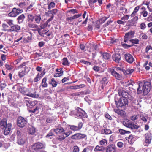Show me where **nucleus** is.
I'll return each instance as SVG.
<instances>
[{
    "label": "nucleus",
    "mask_w": 152,
    "mask_h": 152,
    "mask_svg": "<svg viewBox=\"0 0 152 152\" xmlns=\"http://www.w3.org/2000/svg\"><path fill=\"white\" fill-rule=\"evenodd\" d=\"M139 87L137 89V93L140 94L143 92L144 95H146L150 90L151 83L150 82H145L143 83L141 82L137 83Z\"/></svg>",
    "instance_id": "obj_1"
},
{
    "label": "nucleus",
    "mask_w": 152,
    "mask_h": 152,
    "mask_svg": "<svg viewBox=\"0 0 152 152\" xmlns=\"http://www.w3.org/2000/svg\"><path fill=\"white\" fill-rule=\"evenodd\" d=\"M45 148V144L40 142H36L31 146V150L33 152H47L42 150Z\"/></svg>",
    "instance_id": "obj_2"
},
{
    "label": "nucleus",
    "mask_w": 152,
    "mask_h": 152,
    "mask_svg": "<svg viewBox=\"0 0 152 152\" xmlns=\"http://www.w3.org/2000/svg\"><path fill=\"white\" fill-rule=\"evenodd\" d=\"M116 70L113 69H109V72H111L112 75L114 76L117 79L120 80L121 77L122 73L124 72V69L120 67H117L115 68Z\"/></svg>",
    "instance_id": "obj_3"
},
{
    "label": "nucleus",
    "mask_w": 152,
    "mask_h": 152,
    "mask_svg": "<svg viewBox=\"0 0 152 152\" xmlns=\"http://www.w3.org/2000/svg\"><path fill=\"white\" fill-rule=\"evenodd\" d=\"M75 115L76 117L80 118H86L87 117L86 113L82 109L77 108L75 110Z\"/></svg>",
    "instance_id": "obj_4"
},
{
    "label": "nucleus",
    "mask_w": 152,
    "mask_h": 152,
    "mask_svg": "<svg viewBox=\"0 0 152 152\" xmlns=\"http://www.w3.org/2000/svg\"><path fill=\"white\" fill-rule=\"evenodd\" d=\"M17 143L20 145H23L26 141V139L22 135L21 133L19 131L17 132Z\"/></svg>",
    "instance_id": "obj_5"
},
{
    "label": "nucleus",
    "mask_w": 152,
    "mask_h": 152,
    "mask_svg": "<svg viewBox=\"0 0 152 152\" xmlns=\"http://www.w3.org/2000/svg\"><path fill=\"white\" fill-rule=\"evenodd\" d=\"M115 101L117 107H122L128 105L129 101L126 98H121L118 102L116 100Z\"/></svg>",
    "instance_id": "obj_6"
},
{
    "label": "nucleus",
    "mask_w": 152,
    "mask_h": 152,
    "mask_svg": "<svg viewBox=\"0 0 152 152\" xmlns=\"http://www.w3.org/2000/svg\"><path fill=\"white\" fill-rule=\"evenodd\" d=\"M17 123L18 126L21 128L23 127L27 123V119L20 116L18 118Z\"/></svg>",
    "instance_id": "obj_7"
},
{
    "label": "nucleus",
    "mask_w": 152,
    "mask_h": 152,
    "mask_svg": "<svg viewBox=\"0 0 152 152\" xmlns=\"http://www.w3.org/2000/svg\"><path fill=\"white\" fill-rule=\"evenodd\" d=\"M32 90L31 89H26L25 91V94L33 98H37L39 96L38 94H36V92L35 91L32 92Z\"/></svg>",
    "instance_id": "obj_8"
},
{
    "label": "nucleus",
    "mask_w": 152,
    "mask_h": 152,
    "mask_svg": "<svg viewBox=\"0 0 152 152\" xmlns=\"http://www.w3.org/2000/svg\"><path fill=\"white\" fill-rule=\"evenodd\" d=\"M118 94L120 96L121 95L122 98H124L129 99H131L132 96L129 94L127 90H122L118 91Z\"/></svg>",
    "instance_id": "obj_9"
},
{
    "label": "nucleus",
    "mask_w": 152,
    "mask_h": 152,
    "mask_svg": "<svg viewBox=\"0 0 152 152\" xmlns=\"http://www.w3.org/2000/svg\"><path fill=\"white\" fill-rule=\"evenodd\" d=\"M71 138L73 139H81L86 138H87V136L84 134L77 133L72 136Z\"/></svg>",
    "instance_id": "obj_10"
},
{
    "label": "nucleus",
    "mask_w": 152,
    "mask_h": 152,
    "mask_svg": "<svg viewBox=\"0 0 152 152\" xmlns=\"http://www.w3.org/2000/svg\"><path fill=\"white\" fill-rule=\"evenodd\" d=\"M29 70V68L26 66L20 70L18 72V75L20 78H21L24 76L26 74V72H27Z\"/></svg>",
    "instance_id": "obj_11"
},
{
    "label": "nucleus",
    "mask_w": 152,
    "mask_h": 152,
    "mask_svg": "<svg viewBox=\"0 0 152 152\" xmlns=\"http://www.w3.org/2000/svg\"><path fill=\"white\" fill-rule=\"evenodd\" d=\"M138 20V17L135 16L130 20H128L127 23V25L129 26H133L136 23L137 21Z\"/></svg>",
    "instance_id": "obj_12"
},
{
    "label": "nucleus",
    "mask_w": 152,
    "mask_h": 152,
    "mask_svg": "<svg viewBox=\"0 0 152 152\" xmlns=\"http://www.w3.org/2000/svg\"><path fill=\"white\" fill-rule=\"evenodd\" d=\"M125 59L126 62L129 63H132L134 61V59L133 56L130 54L127 53L124 55Z\"/></svg>",
    "instance_id": "obj_13"
},
{
    "label": "nucleus",
    "mask_w": 152,
    "mask_h": 152,
    "mask_svg": "<svg viewBox=\"0 0 152 152\" xmlns=\"http://www.w3.org/2000/svg\"><path fill=\"white\" fill-rule=\"evenodd\" d=\"M21 27L17 24L13 25L10 28V32H18L20 29Z\"/></svg>",
    "instance_id": "obj_14"
},
{
    "label": "nucleus",
    "mask_w": 152,
    "mask_h": 152,
    "mask_svg": "<svg viewBox=\"0 0 152 152\" xmlns=\"http://www.w3.org/2000/svg\"><path fill=\"white\" fill-rule=\"evenodd\" d=\"M12 125L10 123H8L5 126L4 131V134L7 135L9 134L11 129Z\"/></svg>",
    "instance_id": "obj_15"
},
{
    "label": "nucleus",
    "mask_w": 152,
    "mask_h": 152,
    "mask_svg": "<svg viewBox=\"0 0 152 152\" xmlns=\"http://www.w3.org/2000/svg\"><path fill=\"white\" fill-rule=\"evenodd\" d=\"M104 22V18H102L96 21V22L95 26L97 29H99L101 27V25Z\"/></svg>",
    "instance_id": "obj_16"
},
{
    "label": "nucleus",
    "mask_w": 152,
    "mask_h": 152,
    "mask_svg": "<svg viewBox=\"0 0 152 152\" xmlns=\"http://www.w3.org/2000/svg\"><path fill=\"white\" fill-rule=\"evenodd\" d=\"M112 58L113 60L117 63H119L121 58L120 55L119 53H115L113 55Z\"/></svg>",
    "instance_id": "obj_17"
},
{
    "label": "nucleus",
    "mask_w": 152,
    "mask_h": 152,
    "mask_svg": "<svg viewBox=\"0 0 152 152\" xmlns=\"http://www.w3.org/2000/svg\"><path fill=\"white\" fill-rule=\"evenodd\" d=\"M151 140V135L148 134H146L144 142V145L146 146H148V144L150 143Z\"/></svg>",
    "instance_id": "obj_18"
},
{
    "label": "nucleus",
    "mask_w": 152,
    "mask_h": 152,
    "mask_svg": "<svg viewBox=\"0 0 152 152\" xmlns=\"http://www.w3.org/2000/svg\"><path fill=\"white\" fill-rule=\"evenodd\" d=\"M58 12V10L56 9H54L52 10L48 11L45 12V14L46 16H49L50 14H52L51 16H53V17L55 15H56Z\"/></svg>",
    "instance_id": "obj_19"
},
{
    "label": "nucleus",
    "mask_w": 152,
    "mask_h": 152,
    "mask_svg": "<svg viewBox=\"0 0 152 152\" xmlns=\"http://www.w3.org/2000/svg\"><path fill=\"white\" fill-rule=\"evenodd\" d=\"M130 101L132 106L136 107V106L139 104V103L138 101L135 99L132 96L131 99H129Z\"/></svg>",
    "instance_id": "obj_20"
},
{
    "label": "nucleus",
    "mask_w": 152,
    "mask_h": 152,
    "mask_svg": "<svg viewBox=\"0 0 152 152\" xmlns=\"http://www.w3.org/2000/svg\"><path fill=\"white\" fill-rule=\"evenodd\" d=\"M106 152H115V146L113 145H111L107 147Z\"/></svg>",
    "instance_id": "obj_21"
},
{
    "label": "nucleus",
    "mask_w": 152,
    "mask_h": 152,
    "mask_svg": "<svg viewBox=\"0 0 152 152\" xmlns=\"http://www.w3.org/2000/svg\"><path fill=\"white\" fill-rule=\"evenodd\" d=\"M132 122L131 121L128 119H126L123 122V124L124 126L130 128V127L132 126Z\"/></svg>",
    "instance_id": "obj_22"
},
{
    "label": "nucleus",
    "mask_w": 152,
    "mask_h": 152,
    "mask_svg": "<svg viewBox=\"0 0 152 152\" xmlns=\"http://www.w3.org/2000/svg\"><path fill=\"white\" fill-rule=\"evenodd\" d=\"M17 13V9L14 8L12 11L9 13L8 15L10 17H15L18 15V13Z\"/></svg>",
    "instance_id": "obj_23"
},
{
    "label": "nucleus",
    "mask_w": 152,
    "mask_h": 152,
    "mask_svg": "<svg viewBox=\"0 0 152 152\" xmlns=\"http://www.w3.org/2000/svg\"><path fill=\"white\" fill-rule=\"evenodd\" d=\"M28 132L29 134H34L36 132V129L33 126H30L28 128Z\"/></svg>",
    "instance_id": "obj_24"
},
{
    "label": "nucleus",
    "mask_w": 152,
    "mask_h": 152,
    "mask_svg": "<svg viewBox=\"0 0 152 152\" xmlns=\"http://www.w3.org/2000/svg\"><path fill=\"white\" fill-rule=\"evenodd\" d=\"M7 125L6 121L4 119H3L0 120V128L4 129L6 126Z\"/></svg>",
    "instance_id": "obj_25"
},
{
    "label": "nucleus",
    "mask_w": 152,
    "mask_h": 152,
    "mask_svg": "<svg viewBox=\"0 0 152 152\" xmlns=\"http://www.w3.org/2000/svg\"><path fill=\"white\" fill-rule=\"evenodd\" d=\"M126 139L128 141V142L130 144H132L134 141L133 135L132 134L130 135L129 137H126Z\"/></svg>",
    "instance_id": "obj_26"
},
{
    "label": "nucleus",
    "mask_w": 152,
    "mask_h": 152,
    "mask_svg": "<svg viewBox=\"0 0 152 152\" xmlns=\"http://www.w3.org/2000/svg\"><path fill=\"white\" fill-rule=\"evenodd\" d=\"M34 19L35 22L37 24L40 23L42 21L41 16L39 15H35L34 16Z\"/></svg>",
    "instance_id": "obj_27"
},
{
    "label": "nucleus",
    "mask_w": 152,
    "mask_h": 152,
    "mask_svg": "<svg viewBox=\"0 0 152 152\" xmlns=\"http://www.w3.org/2000/svg\"><path fill=\"white\" fill-rule=\"evenodd\" d=\"M47 78L44 77L42 81L41 85L43 88H46L48 86V84L47 83Z\"/></svg>",
    "instance_id": "obj_28"
},
{
    "label": "nucleus",
    "mask_w": 152,
    "mask_h": 152,
    "mask_svg": "<svg viewBox=\"0 0 152 152\" xmlns=\"http://www.w3.org/2000/svg\"><path fill=\"white\" fill-rule=\"evenodd\" d=\"M104 147L102 145H97L95 148L94 151L96 152L104 150Z\"/></svg>",
    "instance_id": "obj_29"
},
{
    "label": "nucleus",
    "mask_w": 152,
    "mask_h": 152,
    "mask_svg": "<svg viewBox=\"0 0 152 152\" xmlns=\"http://www.w3.org/2000/svg\"><path fill=\"white\" fill-rule=\"evenodd\" d=\"M111 58V54L105 52V60H107L106 62L108 64L110 63V60Z\"/></svg>",
    "instance_id": "obj_30"
},
{
    "label": "nucleus",
    "mask_w": 152,
    "mask_h": 152,
    "mask_svg": "<svg viewBox=\"0 0 152 152\" xmlns=\"http://www.w3.org/2000/svg\"><path fill=\"white\" fill-rule=\"evenodd\" d=\"M25 18V16L23 14L19 16L17 18L18 23H22L23 21Z\"/></svg>",
    "instance_id": "obj_31"
},
{
    "label": "nucleus",
    "mask_w": 152,
    "mask_h": 152,
    "mask_svg": "<svg viewBox=\"0 0 152 152\" xmlns=\"http://www.w3.org/2000/svg\"><path fill=\"white\" fill-rule=\"evenodd\" d=\"M54 132H55L56 134H60L63 133L64 130L62 128H57L53 129Z\"/></svg>",
    "instance_id": "obj_32"
},
{
    "label": "nucleus",
    "mask_w": 152,
    "mask_h": 152,
    "mask_svg": "<svg viewBox=\"0 0 152 152\" xmlns=\"http://www.w3.org/2000/svg\"><path fill=\"white\" fill-rule=\"evenodd\" d=\"M3 30L7 32H10V28H8L9 26L7 24L3 23L2 25Z\"/></svg>",
    "instance_id": "obj_33"
},
{
    "label": "nucleus",
    "mask_w": 152,
    "mask_h": 152,
    "mask_svg": "<svg viewBox=\"0 0 152 152\" xmlns=\"http://www.w3.org/2000/svg\"><path fill=\"white\" fill-rule=\"evenodd\" d=\"M40 108L39 106H37L33 110H29V112L30 113H32L35 114H37L39 113V109Z\"/></svg>",
    "instance_id": "obj_34"
},
{
    "label": "nucleus",
    "mask_w": 152,
    "mask_h": 152,
    "mask_svg": "<svg viewBox=\"0 0 152 152\" xmlns=\"http://www.w3.org/2000/svg\"><path fill=\"white\" fill-rule=\"evenodd\" d=\"M134 34V32L133 31H132L128 33H126L125 36L130 39L132 37Z\"/></svg>",
    "instance_id": "obj_35"
},
{
    "label": "nucleus",
    "mask_w": 152,
    "mask_h": 152,
    "mask_svg": "<svg viewBox=\"0 0 152 152\" xmlns=\"http://www.w3.org/2000/svg\"><path fill=\"white\" fill-rule=\"evenodd\" d=\"M134 70L133 69H128L126 70L124 69V72L123 73L125 75L131 74L133 72Z\"/></svg>",
    "instance_id": "obj_36"
},
{
    "label": "nucleus",
    "mask_w": 152,
    "mask_h": 152,
    "mask_svg": "<svg viewBox=\"0 0 152 152\" xmlns=\"http://www.w3.org/2000/svg\"><path fill=\"white\" fill-rule=\"evenodd\" d=\"M66 138L64 135V133H62L61 134H60L57 137V139L60 141H61L63 140H64Z\"/></svg>",
    "instance_id": "obj_37"
},
{
    "label": "nucleus",
    "mask_w": 152,
    "mask_h": 152,
    "mask_svg": "<svg viewBox=\"0 0 152 152\" xmlns=\"http://www.w3.org/2000/svg\"><path fill=\"white\" fill-rule=\"evenodd\" d=\"M49 84L52 85V87H56L57 85V83L55 80V79L53 78H52L51 81L49 82Z\"/></svg>",
    "instance_id": "obj_38"
},
{
    "label": "nucleus",
    "mask_w": 152,
    "mask_h": 152,
    "mask_svg": "<svg viewBox=\"0 0 152 152\" xmlns=\"http://www.w3.org/2000/svg\"><path fill=\"white\" fill-rule=\"evenodd\" d=\"M114 110L116 113L121 116H123L124 114V111L122 110L118 109H115Z\"/></svg>",
    "instance_id": "obj_39"
},
{
    "label": "nucleus",
    "mask_w": 152,
    "mask_h": 152,
    "mask_svg": "<svg viewBox=\"0 0 152 152\" xmlns=\"http://www.w3.org/2000/svg\"><path fill=\"white\" fill-rule=\"evenodd\" d=\"M118 131L119 133L121 135H124L126 134H129L131 133L129 131H126L122 129H119Z\"/></svg>",
    "instance_id": "obj_40"
},
{
    "label": "nucleus",
    "mask_w": 152,
    "mask_h": 152,
    "mask_svg": "<svg viewBox=\"0 0 152 152\" xmlns=\"http://www.w3.org/2000/svg\"><path fill=\"white\" fill-rule=\"evenodd\" d=\"M62 64L63 65L65 66H69V63L68 62V59L66 58H64L63 59Z\"/></svg>",
    "instance_id": "obj_41"
},
{
    "label": "nucleus",
    "mask_w": 152,
    "mask_h": 152,
    "mask_svg": "<svg viewBox=\"0 0 152 152\" xmlns=\"http://www.w3.org/2000/svg\"><path fill=\"white\" fill-rule=\"evenodd\" d=\"M53 132H54L53 129H52L49 132L48 134H47V135L46 136V138H48L49 137H50V139L52 138H53L52 137L54 135Z\"/></svg>",
    "instance_id": "obj_42"
},
{
    "label": "nucleus",
    "mask_w": 152,
    "mask_h": 152,
    "mask_svg": "<svg viewBox=\"0 0 152 152\" xmlns=\"http://www.w3.org/2000/svg\"><path fill=\"white\" fill-rule=\"evenodd\" d=\"M34 19V16L31 14H29L28 16V21L32 22Z\"/></svg>",
    "instance_id": "obj_43"
},
{
    "label": "nucleus",
    "mask_w": 152,
    "mask_h": 152,
    "mask_svg": "<svg viewBox=\"0 0 152 152\" xmlns=\"http://www.w3.org/2000/svg\"><path fill=\"white\" fill-rule=\"evenodd\" d=\"M42 77L40 75V73H39L36 77L34 79V82H37Z\"/></svg>",
    "instance_id": "obj_44"
},
{
    "label": "nucleus",
    "mask_w": 152,
    "mask_h": 152,
    "mask_svg": "<svg viewBox=\"0 0 152 152\" xmlns=\"http://www.w3.org/2000/svg\"><path fill=\"white\" fill-rule=\"evenodd\" d=\"M129 41L130 42L132 43L133 44H139V40L138 39L135 38L130 40Z\"/></svg>",
    "instance_id": "obj_45"
},
{
    "label": "nucleus",
    "mask_w": 152,
    "mask_h": 152,
    "mask_svg": "<svg viewBox=\"0 0 152 152\" xmlns=\"http://www.w3.org/2000/svg\"><path fill=\"white\" fill-rule=\"evenodd\" d=\"M134 82H132L131 80H129L127 82H126L124 85L126 86H133V84H134Z\"/></svg>",
    "instance_id": "obj_46"
},
{
    "label": "nucleus",
    "mask_w": 152,
    "mask_h": 152,
    "mask_svg": "<svg viewBox=\"0 0 152 152\" xmlns=\"http://www.w3.org/2000/svg\"><path fill=\"white\" fill-rule=\"evenodd\" d=\"M78 129L77 126L75 125H71L70 126V129L74 131H78Z\"/></svg>",
    "instance_id": "obj_47"
},
{
    "label": "nucleus",
    "mask_w": 152,
    "mask_h": 152,
    "mask_svg": "<svg viewBox=\"0 0 152 152\" xmlns=\"http://www.w3.org/2000/svg\"><path fill=\"white\" fill-rule=\"evenodd\" d=\"M73 152H79L80 149L78 146H75L72 148Z\"/></svg>",
    "instance_id": "obj_48"
},
{
    "label": "nucleus",
    "mask_w": 152,
    "mask_h": 152,
    "mask_svg": "<svg viewBox=\"0 0 152 152\" xmlns=\"http://www.w3.org/2000/svg\"><path fill=\"white\" fill-rule=\"evenodd\" d=\"M6 22L10 26V27L14 25L13 21L12 20H6Z\"/></svg>",
    "instance_id": "obj_49"
},
{
    "label": "nucleus",
    "mask_w": 152,
    "mask_h": 152,
    "mask_svg": "<svg viewBox=\"0 0 152 152\" xmlns=\"http://www.w3.org/2000/svg\"><path fill=\"white\" fill-rule=\"evenodd\" d=\"M55 5V3L53 2H51L48 4V9L50 10L54 7Z\"/></svg>",
    "instance_id": "obj_50"
},
{
    "label": "nucleus",
    "mask_w": 152,
    "mask_h": 152,
    "mask_svg": "<svg viewBox=\"0 0 152 152\" xmlns=\"http://www.w3.org/2000/svg\"><path fill=\"white\" fill-rule=\"evenodd\" d=\"M139 126L136 125L132 123V126L130 127V128L131 129H138L139 128Z\"/></svg>",
    "instance_id": "obj_51"
},
{
    "label": "nucleus",
    "mask_w": 152,
    "mask_h": 152,
    "mask_svg": "<svg viewBox=\"0 0 152 152\" xmlns=\"http://www.w3.org/2000/svg\"><path fill=\"white\" fill-rule=\"evenodd\" d=\"M112 118L111 116L108 114H106L105 115V121L109 120L110 121Z\"/></svg>",
    "instance_id": "obj_52"
},
{
    "label": "nucleus",
    "mask_w": 152,
    "mask_h": 152,
    "mask_svg": "<svg viewBox=\"0 0 152 152\" xmlns=\"http://www.w3.org/2000/svg\"><path fill=\"white\" fill-rule=\"evenodd\" d=\"M121 44L123 47L125 48H128L129 47L133 46V44L132 45H128L127 44L123 43V42H122Z\"/></svg>",
    "instance_id": "obj_53"
},
{
    "label": "nucleus",
    "mask_w": 152,
    "mask_h": 152,
    "mask_svg": "<svg viewBox=\"0 0 152 152\" xmlns=\"http://www.w3.org/2000/svg\"><path fill=\"white\" fill-rule=\"evenodd\" d=\"M139 116L138 115H134L130 117V119L132 121H134L138 118Z\"/></svg>",
    "instance_id": "obj_54"
},
{
    "label": "nucleus",
    "mask_w": 152,
    "mask_h": 152,
    "mask_svg": "<svg viewBox=\"0 0 152 152\" xmlns=\"http://www.w3.org/2000/svg\"><path fill=\"white\" fill-rule=\"evenodd\" d=\"M147 117L143 115H141L140 116V119L144 122H146L147 121Z\"/></svg>",
    "instance_id": "obj_55"
},
{
    "label": "nucleus",
    "mask_w": 152,
    "mask_h": 152,
    "mask_svg": "<svg viewBox=\"0 0 152 152\" xmlns=\"http://www.w3.org/2000/svg\"><path fill=\"white\" fill-rule=\"evenodd\" d=\"M28 26L30 28H37L38 27L37 25L31 23H29L28 24Z\"/></svg>",
    "instance_id": "obj_56"
},
{
    "label": "nucleus",
    "mask_w": 152,
    "mask_h": 152,
    "mask_svg": "<svg viewBox=\"0 0 152 152\" xmlns=\"http://www.w3.org/2000/svg\"><path fill=\"white\" fill-rule=\"evenodd\" d=\"M29 104L32 106L35 105L37 103V101H30L28 100L27 102Z\"/></svg>",
    "instance_id": "obj_57"
},
{
    "label": "nucleus",
    "mask_w": 152,
    "mask_h": 152,
    "mask_svg": "<svg viewBox=\"0 0 152 152\" xmlns=\"http://www.w3.org/2000/svg\"><path fill=\"white\" fill-rule=\"evenodd\" d=\"M53 120V117H48L46 119V121L47 123H51Z\"/></svg>",
    "instance_id": "obj_58"
},
{
    "label": "nucleus",
    "mask_w": 152,
    "mask_h": 152,
    "mask_svg": "<svg viewBox=\"0 0 152 152\" xmlns=\"http://www.w3.org/2000/svg\"><path fill=\"white\" fill-rule=\"evenodd\" d=\"M129 15H124L123 17H122L121 19V20H127L129 18Z\"/></svg>",
    "instance_id": "obj_59"
},
{
    "label": "nucleus",
    "mask_w": 152,
    "mask_h": 152,
    "mask_svg": "<svg viewBox=\"0 0 152 152\" xmlns=\"http://www.w3.org/2000/svg\"><path fill=\"white\" fill-rule=\"evenodd\" d=\"M83 94V92H76L72 94L73 96H78L82 95Z\"/></svg>",
    "instance_id": "obj_60"
},
{
    "label": "nucleus",
    "mask_w": 152,
    "mask_h": 152,
    "mask_svg": "<svg viewBox=\"0 0 152 152\" xmlns=\"http://www.w3.org/2000/svg\"><path fill=\"white\" fill-rule=\"evenodd\" d=\"M62 75V72L59 73H56L54 74V77H58L61 76Z\"/></svg>",
    "instance_id": "obj_61"
},
{
    "label": "nucleus",
    "mask_w": 152,
    "mask_h": 152,
    "mask_svg": "<svg viewBox=\"0 0 152 152\" xmlns=\"http://www.w3.org/2000/svg\"><path fill=\"white\" fill-rule=\"evenodd\" d=\"M117 145L118 147L119 148H121L123 147L124 145V144L122 142H119L117 143Z\"/></svg>",
    "instance_id": "obj_62"
},
{
    "label": "nucleus",
    "mask_w": 152,
    "mask_h": 152,
    "mask_svg": "<svg viewBox=\"0 0 152 152\" xmlns=\"http://www.w3.org/2000/svg\"><path fill=\"white\" fill-rule=\"evenodd\" d=\"M117 23L119 24L125 25V22L122 20H118L117 21Z\"/></svg>",
    "instance_id": "obj_63"
},
{
    "label": "nucleus",
    "mask_w": 152,
    "mask_h": 152,
    "mask_svg": "<svg viewBox=\"0 0 152 152\" xmlns=\"http://www.w3.org/2000/svg\"><path fill=\"white\" fill-rule=\"evenodd\" d=\"M7 85L5 83H2L0 85V88L1 90L3 89L6 87Z\"/></svg>",
    "instance_id": "obj_64"
}]
</instances>
